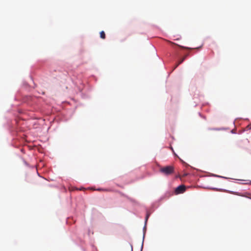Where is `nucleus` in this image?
<instances>
[{
  "instance_id": "1",
  "label": "nucleus",
  "mask_w": 251,
  "mask_h": 251,
  "mask_svg": "<svg viewBox=\"0 0 251 251\" xmlns=\"http://www.w3.org/2000/svg\"><path fill=\"white\" fill-rule=\"evenodd\" d=\"M160 172L165 175L169 176L174 173V167L173 166H167L161 167Z\"/></svg>"
},
{
  "instance_id": "2",
  "label": "nucleus",
  "mask_w": 251,
  "mask_h": 251,
  "mask_svg": "<svg viewBox=\"0 0 251 251\" xmlns=\"http://www.w3.org/2000/svg\"><path fill=\"white\" fill-rule=\"evenodd\" d=\"M185 191V187L184 185H181L178 186L175 190L176 194H180L183 193Z\"/></svg>"
},
{
  "instance_id": "3",
  "label": "nucleus",
  "mask_w": 251,
  "mask_h": 251,
  "mask_svg": "<svg viewBox=\"0 0 251 251\" xmlns=\"http://www.w3.org/2000/svg\"><path fill=\"white\" fill-rule=\"evenodd\" d=\"M100 37L101 38L104 39L105 38V32L103 31H101L100 32Z\"/></svg>"
},
{
  "instance_id": "4",
  "label": "nucleus",
  "mask_w": 251,
  "mask_h": 251,
  "mask_svg": "<svg viewBox=\"0 0 251 251\" xmlns=\"http://www.w3.org/2000/svg\"><path fill=\"white\" fill-rule=\"evenodd\" d=\"M185 57H184L181 60H180L178 63L176 65V66H175L174 69H175L179 64H180L181 63H182L184 60H185Z\"/></svg>"
},
{
  "instance_id": "5",
  "label": "nucleus",
  "mask_w": 251,
  "mask_h": 251,
  "mask_svg": "<svg viewBox=\"0 0 251 251\" xmlns=\"http://www.w3.org/2000/svg\"><path fill=\"white\" fill-rule=\"evenodd\" d=\"M149 216V214H147L146 216V221H147L148 220Z\"/></svg>"
},
{
  "instance_id": "6",
  "label": "nucleus",
  "mask_w": 251,
  "mask_h": 251,
  "mask_svg": "<svg viewBox=\"0 0 251 251\" xmlns=\"http://www.w3.org/2000/svg\"><path fill=\"white\" fill-rule=\"evenodd\" d=\"M102 190V189H97V190H98V191H101V190Z\"/></svg>"
}]
</instances>
